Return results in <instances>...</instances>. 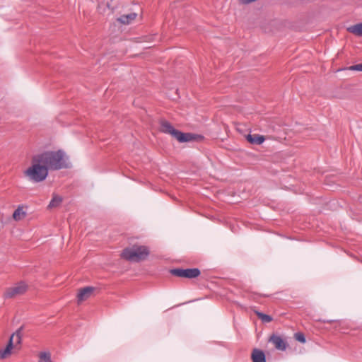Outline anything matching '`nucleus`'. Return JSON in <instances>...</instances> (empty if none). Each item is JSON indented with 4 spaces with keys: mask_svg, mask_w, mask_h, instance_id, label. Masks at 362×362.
<instances>
[{
    "mask_svg": "<svg viewBox=\"0 0 362 362\" xmlns=\"http://www.w3.org/2000/svg\"><path fill=\"white\" fill-rule=\"evenodd\" d=\"M247 141L252 144H262L265 139L263 136L259 134H248L246 136Z\"/></svg>",
    "mask_w": 362,
    "mask_h": 362,
    "instance_id": "f8f14e48",
    "label": "nucleus"
},
{
    "mask_svg": "<svg viewBox=\"0 0 362 362\" xmlns=\"http://www.w3.org/2000/svg\"><path fill=\"white\" fill-rule=\"evenodd\" d=\"M171 274L179 277L188 279L196 278L200 275V271L197 268L192 269H175L171 270Z\"/></svg>",
    "mask_w": 362,
    "mask_h": 362,
    "instance_id": "423d86ee",
    "label": "nucleus"
},
{
    "mask_svg": "<svg viewBox=\"0 0 362 362\" xmlns=\"http://www.w3.org/2000/svg\"><path fill=\"white\" fill-rule=\"evenodd\" d=\"M137 14L136 13H130L121 16L117 18V21L122 24L127 25L131 23L136 18Z\"/></svg>",
    "mask_w": 362,
    "mask_h": 362,
    "instance_id": "9b49d317",
    "label": "nucleus"
},
{
    "mask_svg": "<svg viewBox=\"0 0 362 362\" xmlns=\"http://www.w3.org/2000/svg\"><path fill=\"white\" fill-rule=\"evenodd\" d=\"M62 202V197H60L57 194H53V197L48 205V208L52 209V208L57 207V206H59Z\"/></svg>",
    "mask_w": 362,
    "mask_h": 362,
    "instance_id": "2eb2a0df",
    "label": "nucleus"
},
{
    "mask_svg": "<svg viewBox=\"0 0 362 362\" xmlns=\"http://www.w3.org/2000/svg\"><path fill=\"white\" fill-rule=\"evenodd\" d=\"M348 69L351 71H362V64L351 66Z\"/></svg>",
    "mask_w": 362,
    "mask_h": 362,
    "instance_id": "6ab92c4d",
    "label": "nucleus"
},
{
    "mask_svg": "<svg viewBox=\"0 0 362 362\" xmlns=\"http://www.w3.org/2000/svg\"><path fill=\"white\" fill-rule=\"evenodd\" d=\"M255 313L258 317L261 319L264 322H270L272 320V317L268 315L262 313L258 311H256Z\"/></svg>",
    "mask_w": 362,
    "mask_h": 362,
    "instance_id": "dca6fc26",
    "label": "nucleus"
},
{
    "mask_svg": "<svg viewBox=\"0 0 362 362\" xmlns=\"http://www.w3.org/2000/svg\"><path fill=\"white\" fill-rule=\"evenodd\" d=\"M295 339L301 343H305L306 341L304 334L300 332L295 334Z\"/></svg>",
    "mask_w": 362,
    "mask_h": 362,
    "instance_id": "a211bd4d",
    "label": "nucleus"
},
{
    "mask_svg": "<svg viewBox=\"0 0 362 362\" xmlns=\"http://www.w3.org/2000/svg\"><path fill=\"white\" fill-rule=\"evenodd\" d=\"M40 161L44 164L49 171L57 170L69 167L67 157L64 151L59 150L57 151H45L36 154Z\"/></svg>",
    "mask_w": 362,
    "mask_h": 362,
    "instance_id": "f257e3e1",
    "label": "nucleus"
},
{
    "mask_svg": "<svg viewBox=\"0 0 362 362\" xmlns=\"http://www.w3.org/2000/svg\"><path fill=\"white\" fill-rule=\"evenodd\" d=\"M26 214L27 213L24 210V206L20 205L14 211L13 214V218L16 221H19L23 220L26 216Z\"/></svg>",
    "mask_w": 362,
    "mask_h": 362,
    "instance_id": "9d476101",
    "label": "nucleus"
},
{
    "mask_svg": "<svg viewBox=\"0 0 362 362\" xmlns=\"http://www.w3.org/2000/svg\"><path fill=\"white\" fill-rule=\"evenodd\" d=\"M160 131L169 134L175 138L179 142H187L193 139V135L189 133H182L175 129L168 121H162L160 123Z\"/></svg>",
    "mask_w": 362,
    "mask_h": 362,
    "instance_id": "20e7f679",
    "label": "nucleus"
},
{
    "mask_svg": "<svg viewBox=\"0 0 362 362\" xmlns=\"http://www.w3.org/2000/svg\"><path fill=\"white\" fill-rule=\"evenodd\" d=\"M93 291L94 288L90 286L85 287L80 290L77 295L78 303H80L82 301L87 300L90 296Z\"/></svg>",
    "mask_w": 362,
    "mask_h": 362,
    "instance_id": "1a4fd4ad",
    "label": "nucleus"
},
{
    "mask_svg": "<svg viewBox=\"0 0 362 362\" xmlns=\"http://www.w3.org/2000/svg\"><path fill=\"white\" fill-rule=\"evenodd\" d=\"M21 342V335L20 331L13 333L9 339V341L4 349L0 350V358L4 359L11 355L12 349Z\"/></svg>",
    "mask_w": 362,
    "mask_h": 362,
    "instance_id": "39448f33",
    "label": "nucleus"
},
{
    "mask_svg": "<svg viewBox=\"0 0 362 362\" xmlns=\"http://www.w3.org/2000/svg\"><path fill=\"white\" fill-rule=\"evenodd\" d=\"M49 171L36 155L32 158L31 165L23 172L25 177L34 182L44 181Z\"/></svg>",
    "mask_w": 362,
    "mask_h": 362,
    "instance_id": "f03ea898",
    "label": "nucleus"
},
{
    "mask_svg": "<svg viewBox=\"0 0 362 362\" xmlns=\"http://www.w3.org/2000/svg\"><path fill=\"white\" fill-rule=\"evenodd\" d=\"M39 362H52L50 354L46 352L40 353Z\"/></svg>",
    "mask_w": 362,
    "mask_h": 362,
    "instance_id": "f3484780",
    "label": "nucleus"
},
{
    "mask_svg": "<svg viewBox=\"0 0 362 362\" xmlns=\"http://www.w3.org/2000/svg\"><path fill=\"white\" fill-rule=\"evenodd\" d=\"M252 362H266L264 352L259 349H254L252 353Z\"/></svg>",
    "mask_w": 362,
    "mask_h": 362,
    "instance_id": "ddd939ff",
    "label": "nucleus"
},
{
    "mask_svg": "<svg viewBox=\"0 0 362 362\" xmlns=\"http://www.w3.org/2000/svg\"><path fill=\"white\" fill-rule=\"evenodd\" d=\"M150 253L149 249L145 245H134L123 250L121 257L128 261L139 262L145 260Z\"/></svg>",
    "mask_w": 362,
    "mask_h": 362,
    "instance_id": "7ed1b4c3",
    "label": "nucleus"
},
{
    "mask_svg": "<svg viewBox=\"0 0 362 362\" xmlns=\"http://www.w3.org/2000/svg\"><path fill=\"white\" fill-rule=\"evenodd\" d=\"M347 30L357 36H362V23L349 27Z\"/></svg>",
    "mask_w": 362,
    "mask_h": 362,
    "instance_id": "4468645a",
    "label": "nucleus"
},
{
    "mask_svg": "<svg viewBox=\"0 0 362 362\" xmlns=\"http://www.w3.org/2000/svg\"><path fill=\"white\" fill-rule=\"evenodd\" d=\"M27 291V285L24 282H20L15 286L8 288L5 293L6 298H13L21 295Z\"/></svg>",
    "mask_w": 362,
    "mask_h": 362,
    "instance_id": "0eeeda50",
    "label": "nucleus"
},
{
    "mask_svg": "<svg viewBox=\"0 0 362 362\" xmlns=\"http://www.w3.org/2000/svg\"><path fill=\"white\" fill-rule=\"evenodd\" d=\"M269 341L274 344L275 348L278 350L284 351L287 347L286 342L279 336L272 335Z\"/></svg>",
    "mask_w": 362,
    "mask_h": 362,
    "instance_id": "6e6552de",
    "label": "nucleus"
}]
</instances>
